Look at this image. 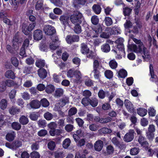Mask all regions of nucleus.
<instances>
[{"mask_svg":"<svg viewBox=\"0 0 158 158\" xmlns=\"http://www.w3.org/2000/svg\"><path fill=\"white\" fill-rule=\"evenodd\" d=\"M132 39L136 44H138V45L134 44H129L128 46V49L136 53H141L143 52L144 54V55L142 56L143 58L145 59L147 57L148 58L149 53L147 48L144 47L143 43L141 42L140 40L134 38H133Z\"/></svg>","mask_w":158,"mask_h":158,"instance_id":"1","label":"nucleus"},{"mask_svg":"<svg viewBox=\"0 0 158 158\" xmlns=\"http://www.w3.org/2000/svg\"><path fill=\"white\" fill-rule=\"evenodd\" d=\"M84 20L82 14L79 11H74V13L70 17L71 22L73 24H80Z\"/></svg>","mask_w":158,"mask_h":158,"instance_id":"2","label":"nucleus"},{"mask_svg":"<svg viewBox=\"0 0 158 158\" xmlns=\"http://www.w3.org/2000/svg\"><path fill=\"white\" fill-rule=\"evenodd\" d=\"M35 26V23L30 24L28 26L23 23L21 26V30L23 33L26 35H29L30 32L34 29Z\"/></svg>","mask_w":158,"mask_h":158,"instance_id":"3","label":"nucleus"},{"mask_svg":"<svg viewBox=\"0 0 158 158\" xmlns=\"http://www.w3.org/2000/svg\"><path fill=\"white\" fill-rule=\"evenodd\" d=\"M43 31L45 34L49 35H52L56 32L55 28L49 25H45L44 27Z\"/></svg>","mask_w":158,"mask_h":158,"instance_id":"4","label":"nucleus"},{"mask_svg":"<svg viewBox=\"0 0 158 158\" xmlns=\"http://www.w3.org/2000/svg\"><path fill=\"white\" fill-rule=\"evenodd\" d=\"M115 28V27H113L112 28L108 27L106 28L104 31L102 32L101 34L100 37L105 39L109 38L113 34L112 30H114Z\"/></svg>","mask_w":158,"mask_h":158,"instance_id":"5","label":"nucleus"},{"mask_svg":"<svg viewBox=\"0 0 158 158\" xmlns=\"http://www.w3.org/2000/svg\"><path fill=\"white\" fill-rule=\"evenodd\" d=\"M134 132L133 130H130L129 132L124 135L123 140L127 142L131 141L134 138Z\"/></svg>","mask_w":158,"mask_h":158,"instance_id":"6","label":"nucleus"},{"mask_svg":"<svg viewBox=\"0 0 158 158\" xmlns=\"http://www.w3.org/2000/svg\"><path fill=\"white\" fill-rule=\"evenodd\" d=\"M59 20L61 23L64 27H66L69 24V17L67 15L64 14L60 16Z\"/></svg>","mask_w":158,"mask_h":158,"instance_id":"7","label":"nucleus"},{"mask_svg":"<svg viewBox=\"0 0 158 158\" xmlns=\"http://www.w3.org/2000/svg\"><path fill=\"white\" fill-rule=\"evenodd\" d=\"M124 104L126 108L131 113H133L135 112L133 104L129 100H125L124 101Z\"/></svg>","mask_w":158,"mask_h":158,"instance_id":"8","label":"nucleus"},{"mask_svg":"<svg viewBox=\"0 0 158 158\" xmlns=\"http://www.w3.org/2000/svg\"><path fill=\"white\" fill-rule=\"evenodd\" d=\"M33 37L35 40H39L43 37L42 31L40 29L35 30L33 32Z\"/></svg>","mask_w":158,"mask_h":158,"instance_id":"9","label":"nucleus"},{"mask_svg":"<svg viewBox=\"0 0 158 158\" xmlns=\"http://www.w3.org/2000/svg\"><path fill=\"white\" fill-rule=\"evenodd\" d=\"M103 146V142L101 140L97 141L94 144V149L97 151L100 152L102 150Z\"/></svg>","mask_w":158,"mask_h":158,"instance_id":"10","label":"nucleus"},{"mask_svg":"<svg viewBox=\"0 0 158 158\" xmlns=\"http://www.w3.org/2000/svg\"><path fill=\"white\" fill-rule=\"evenodd\" d=\"M29 104L31 108L34 109L39 108L40 106V102L36 99L32 100Z\"/></svg>","mask_w":158,"mask_h":158,"instance_id":"11","label":"nucleus"},{"mask_svg":"<svg viewBox=\"0 0 158 158\" xmlns=\"http://www.w3.org/2000/svg\"><path fill=\"white\" fill-rule=\"evenodd\" d=\"M37 72L38 75L41 78L43 79L47 77V73L46 70L44 69L40 68L38 70Z\"/></svg>","mask_w":158,"mask_h":158,"instance_id":"12","label":"nucleus"},{"mask_svg":"<svg viewBox=\"0 0 158 158\" xmlns=\"http://www.w3.org/2000/svg\"><path fill=\"white\" fill-rule=\"evenodd\" d=\"M89 51L87 44L85 43H82L81 45V52L82 54H86Z\"/></svg>","mask_w":158,"mask_h":158,"instance_id":"13","label":"nucleus"},{"mask_svg":"<svg viewBox=\"0 0 158 158\" xmlns=\"http://www.w3.org/2000/svg\"><path fill=\"white\" fill-rule=\"evenodd\" d=\"M16 134L14 131L7 133L6 136V139L9 142L13 141L15 136Z\"/></svg>","mask_w":158,"mask_h":158,"instance_id":"14","label":"nucleus"},{"mask_svg":"<svg viewBox=\"0 0 158 158\" xmlns=\"http://www.w3.org/2000/svg\"><path fill=\"white\" fill-rule=\"evenodd\" d=\"M111 142L114 145L120 149H122L124 147V145L118 141L116 137H113L112 139Z\"/></svg>","mask_w":158,"mask_h":158,"instance_id":"15","label":"nucleus"},{"mask_svg":"<svg viewBox=\"0 0 158 158\" xmlns=\"http://www.w3.org/2000/svg\"><path fill=\"white\" fill-rule=\"evenodd\" d=\"M92 9L94 13L97 15L100 14L101 11V7L98 4H94L92 7Z\"/></svg>","mask_w":158,"mask_h":158,"instance_id":"16","label":"nucleus"},{"mask_svg":"<svg viewBox=\"0 0 158 158\" xmlns=\"http://www.w3.org/2000/svg\"><path fill=\"white\" fill-rule=\"evenodd\" d=\"M101 51L107 53L110 50V47L109 44L107 43L102 45L101 46Z\"/></svg>","mask_w":158,"mask_h":158,"instance_id":"17","label":"nucleus"},{"mask_svg":"<svg viewBox=\"0 0 158 158\" xmlns=\"http://www.w3.org/2000/svg\"><path fill=\"white\" fill-rule=\"evenodd\" d=\"M19 121L23 125L27 124L29 122L28 118L24 115L21 116L19 118Z\"/></svg>","mask_w":158,"mask_h":158,"instance_id":"18","label":"nucleus"},{"mask_svg":"<svg viewBox=\"0 0 158 158\" xmlns=\"http://www.w3.org/2000/svg\"><path fill=\"white\" fill-rule=\"evenodd\" d=\"M53 155L55 158H63L65 156L64 152L58 151L54 152Z\"/></svg>","mask_w":158,"mask_h":158,"instance_id":"19","label":"nucleus"},{"mask_svg":"<svg viewBox=\"0 0 158 158\" xmlns=\"http://www.w3.org/2000/svg\"><path fill=\"white\" fill-rule=\"evenodd\" d=\"M99 133L100 134H110L112 132V130L106 127L101 128L98 131Z\"/></svg>","mask_w":158,"mask_h":158,"instance_id":"20","label":"nucleus"},{"mask_svg":"<svg viewBox=\"0 0 158 158\" xmlns=\"http://www.w3.org/2000/svg\"><path fill=\"white\" fill-rule=\"evenodd\" d=\"M43 6V1L42 0H38L35 6L36 10H41Z\"/></svg>","mask_w":158,"mask_h":158,"instance_id":"21","label":"nucleus"},{"mask_svg":"<svg viewBox=\"0 0 158 158\" xmlns=\"http://www.w3.org/2000/svg\"><path fill=\"white\" fill-rule=\"evenodd\" d=\"M7 106V102L5 99H2L0 102V108L2 110H5Z\"/></svg>","mask_w":158,"mask_h":158,"instance_id":"22","label":"nucleus"},{"mask_svg":"<svg viewBox=\"0 0 158 158\" xmlns=\"http://www.w3.org/2000/svg\"><path fill=\"white\" fill-rule=\"evenodd\" d=\"M71 141L69 138H66L63 142L62 146L64 149H67L70 146Z\"/></svg>","mask_w":158,"mask_h":158,"instance_id":"23","label":"nucleus"},{"mask_svg":"<svg viewBox=\"0 0 158 158\" xmlns=\"http://www.w3.org/2000/svg\"><path fill=\"white\" fill-rule=\"evenodd\" d=\"M5 75L8 78L14 79L15 77L14 72L11 70L7 71L5 73Z\"/></svg>","mask_w":158,"mask_h":158,"instance_id":"24","label":"nucleus"},{"mask_svg":"<svg viewBox=\"0 0 158 158\" xmlns=\"http://www.w3.org/2000/svg\"><path fill=\"white\" fill-rule=\"evenodd\" d=\"M45 65V62L44 60L38 59L36 61L35 65L38 68H41L44 67Z\"/></svg>","mask_w":158,"mask_h":158,"instance_id":"25","label":"nucleus"},{"mask_svg":"<svg viewBox=\"0 0 158 158\" xmlns=\"http://www.w3.org/2000/svg\"><path fill=\"white\" fill-rule=\"evenodd\" d=\"M20 111V109L14 106L12 107L9 110V112L12 115L18 114Z\"/></svg>","mask_w":158,"mask_h":158,"instance_id":"26","label":"nucleus"},{"mask_svg":"<svg viewBox=\"0 0 158 158\" xmlns=\"http://www.w3.org/2000/svg\"><path fill=\"white\" fill-rule=\"evenodd\" d=\"M94 74V78L96 80H100V77H101V74L100 71L98 69H93L92 71Z\"/></svg>","mask_w":158,"mask_h":158,"instance_id":"27","label":"nucleus"},{"mask_svg":"<svg viewBox=\"0 0 158 158\" xmlns=\"http://www.w3.org/2000/svg\"><path fill=\"white\" fill-rule=\"evenodd\" d=\"M86 1V0H74L73 5L74 6L77 7L78 4L84 5Z\"/></svg>","mask_w":158,"mask_h":158,"instance_id":"28","label":"nucleus"},{"mask_svg":"<svg viewBox=\"0 0 158 158\" xmlns=\"http://www.w3.org/2000/svg\"><path fill=\"white\" fill-rule=\"evenodd\" d=\"M54 86L52 85H47L46 87L45 91L48 94H51L55 90Z\"/></svg>","mask_w":158,"mask_h":158,"instance_id":"29","label":"nucleus"},{"mask_svg":"<svg viewBox=\"0 0 158 158\" xmlns=\"http://www.w3.org/2000/svg\"><path fill=\"white\" fill-rule=\"evenodd\" d=\"M11 127L14 129L18 131L21 129V126L19 123L15 122L12 123Z\"/></svg>","mask_w":158,"mask_h":158,"instance_id":"30","label":"nucleus"},{"mask_svg":"<svg viewBox=\"0 0 158 158\" xmlns=\"http://www.w3.org/2000/svg\"><path fill=\"white\" fill-rule=\"evenodd\" d=\"M147 110L145 109L140 108L137 109V113L142 117L144 116L147 114Z\"/></svg>","mask_w":158,"mask_h":158,"instance_id":"31","label":"nucleus"},{"mask_svg":"<svg viewBox=\"0 0 158 158\" xmlns=\"http://www.w3.org/2000/svg\"><path fill=\"white\" fill-rule=\"evenodd\" d=\"M118 75L119 77L122 78H124L127 75V72L124 69H121L118 72Z\"/></svg>","mask_w":158,"mask_h":158,"instance_id":"32","label":"nucleus"},{"mask_svg":"<svg viewBox=\"0 0 158 158\" xmlns=\"http://www.w3.org/2000/svg\"><path fill=\"white\" fill-rule=\"evenodd\" d=\"M77 112V110L75 107L70 108L68 111V116H71L75 114Z\"/></svg>","mask_w":158,"mask_h":158,"instance_id":"33","label":"nucleus"},{"mask_svg":"<svg viewBox=\"0 0 158 158\" xmlns=\"http://www.w3.org/2000/svg\"><path fill=\"white\" fill-rule=\"evenodd\" d=\"M132 9L128 7L123 8V13L125 16H129L131 14Z\"/></svg>","mask_w":158,"mask_h":158,"instance_id":"34","label":"nucleus"},{"mask_svg":"<svg viewBox=\"0 0 158 158\" xmlns=\"http://www.w3.org/2000/svg\"><path fill=\"white\" fill-rule=\"evenodd\" d=\"M40 105L44 107H48L49 105V103L48 100L45 98H44L42 99L40 102Z\"/></svg>","mask_w":158,"mask_h":158,"instance_id":"35","label":"nucleus"},{"mask_svg":"<svg viewBox=\"0 0 158 158\" xmlns=\"http://www.w3.org/2000/svg\"><path fill=\"white\" fill-rule=\"evenodd\" d=\"M90 104L93 107L96 106L98 103V100L97 98H92L90 99Z\"/></svg>","mask_w":158,"mask_h":158,"instance_id":"36","label":"nucleus"},{"mask_svg":"<svg viewBox=\"0 0 158 158\" xmlns=\"http://www.w3.org/2000/svg\"><path fill=\"white\" fill-rule=\"evenodd\" d=\"M90 99L88 97L83 98L81 101V103L85 106H88L90 104Z\"/></svg>","mask_w":158,"mask_h":158,"instance_id":"37","label":"nucleus"},{"mask_svg":"<svg viewBox=\"0 0 158 158\" xmlns=\"http://www.w3.org/2000/svg\"><path fill=\"white\" fill-rule=\"evenodd\" d=\"M76 71L74 69H69L67 72V77L70 78L74 77Z\"/></svg>","mask_w":158,"mask_h":158,"instance_id":"38","label":"nucleus"},{"mask_svg":"<svg viewBox=\"0 0 158 158\" xmlns=\"http://www.w3.org/2000/svg\"><path fill=\"white\" fill-rule=\"evenodd\" d=\"M63 94V89H61L59 88L56 90L54 96L56 97H59L62 95Z\"/></svg>","mask_w":158,"mask_h":158,"instance_id":"39","label":"nucleus"},{"mask_svg":"<svg viewBox=\"0 0 158 158\" xmlns=\"http://www.w3.org/2000/svg\"><path fill=\"white\" fill-rule=\"evenodd\" d=\"M6 116L2 114H0V127L6 125V121L4 120Z\"/></svg>","mask_w":158,"mask_h":158,"instance_id":"40","label":"nucleus"},{"mask_svg":"<svg viewBox=\"0 0 158 158\" xmlns=\"http://www.w3.org/2000/svg\"><path fill=\"white\" fill-rule=\"evenodd\" d=\"M38 114L35 112L31 113L29 116L30 118L33 121L36 120L38 119Z\"/></svg>","mask_w":158,"mask_h":158,"instance_id":"41","label":"nucleus"},{"mask_svg":"<svg viewBox=\"0 0 158 158\" xmlns=\"http://www.w3.org/2000/svg\"><path fill=\"white\" fill-rule=\"evenodd\" d=\"M48 147L50 150H54L56 147L55 142L52 141L49 142L48 144Z\"/></svg>","mask_w":158,"mask_h":158,"instance_id":"42","label":"nucleus"},{"mask_svg":"<svg viewBox=\"0 0 158 158\" xmlns=\"http://www.w3.org/2000/svg\"><path fill=\"white\" fill-rule=\"evenodd\" d=\"M92 23L94 25H97L99 22V19L96 15L93 16L91 18Z\"/></svg>","mask_w":158,"mask_h":158,"instance_id":"43","label":"nucleus"},{"mask_svg":"<svg viewBox=\"0 0 158 158\" xmlns=\"http://www.w3.org/2000/svg\"><path fill=\"white\" fill-rule=\"evenodd\" d=\"M11 61L12 64L15 66L17 67L19 65V61L16 57L13 56L11 58Z\"/></svg>","mask_w":158,"mask_h":158,"instance_id":"44","label":"nucleus"},{"mask_svg":"<svg viewBox=\"0 0 158 158\" xmlns=\"http://www.w3.org/2000/svg\"><path fill=\"white\" fill-rule=\"evenodd\" d=\"M105 77L108 79H110L113 76V73L110 70H106L105 72L104 73Z\"/></svg>","mask_w":158,"mask_h":158,"instance_id":"45","label":"nucleus"},{"mask_svg":"<svg viewBox=\"0 0 158 158\" xmlns=\"http://www.w3.org/2000/svg\"><path fill=\"white\" fill-rule=\"evenodd\" d=\"M13 143L14 150L20 147L22 144L21 142L19 140H15Z\"/></svg>","mask_w":158,"mask_h":158,"instance_id":"46","label":"nucleus"},{"mask_svg":"<svg viewBox=\"0 0 158 158\" xmlns=\"http://www.w3.org/2000/svg\"><path fill=\"white\" fill-rule=\"evenodd\" d=\"M104 22L106 26H108L111 25L113 23L112 19L108 17H105Z\"/></svg>","mask_w":158,"mask_h":158,"instance_id":"47","label":"nucleus"},{"mask_svg":"<svg viewBox=\"0 0 158 158\" xmlns=\"http://www.w3.org/2000/svg\"><path fill=\"white\" fill-rule=\"evenodd\" d=\"M95 31V33H97L98 35L102 31V28L100 24H98L93 28Z\"/></svg>","mask_w":158,"mask_h":158,"instance_id":"48","label":"nucleus"},{"mask_svg":"<svg viewBox=\"0 0 158 158\" xmlns=\"http://www.w3.org/2000/svg\"><path fill=\"white\" fill-rule=\"evenodd\" d=\"M31 158H40V155L39 153L36 151H34L30 154Z\"/></svg>","mask_w":158,"mask_h":158,"instance_id":"49","label":"nucleus"},{"mask_svg":"<svg viewBox=\"0 0 158 158\" xmlns=\"http://www.w3.org/2000/svg\"><path fill=\"white\" fill-rule=\"evenodd\" d=\"M80 24H75V26L74 28V31L76 34L80 33L81 32V27Z\"/></svg>","mask_w":158,"mask_h":158,"instance_id":"50","label":"nucleus"},{"mask_svg":"<svg viewBox=\"0 0 158 158\" xmlns=\"http://www.w3.org/2000/svg\"><path fill=\"white\" fill-rule=\"evenodd\" d=\"M44 117L48 120H51L53 118V115L48 112H47L44 114Z\"/></svg>","mask_w":158,"mask_h":158,"instance_id":"51","label":"nucleus"},{"mask_svg":"<svg viewBox=\"0 0 158 158\" xmlns=\"http://www.w3.org/2000/svg\"><path fill=\"white\" fill-rule=\"evenodd\" d=\"M38 124L39 127L44 128L46 127L47 123L45 120L40 119L38 122Z\"/></svg>","mask_w":158,"mask_h":158,"instance_id":"52","label":"nucleus"},{"mask_svg":"<svg viewBox=\"0 0 158 158\" xmlns=\"http://www.w3.org/2000/svg\"><path fill=\"white\" fill-rule=\"evenodd\" d=\"M74 128V126L71 124H67L64 127L65 130L68 132H71L73 130Z\"/></svg>","mask_w":158,"mask_h":158,"instance_id":"53","label":"nucleus"},{"mask_svg":"<svg viewBox=\"0 0 158 158\" xmlns=\"http://www.w3.org/2000/svg\"><path fill=\"white\" fill-rule=\"evenodd\" d=\"M109 65L111 68L115 69L117 67V63L114 60H112L110 61Z\"/></svg>","mask_w":158,"mask_h":158,"instance_id":"54","label":"nucleus"},{"mask_svg":"<svg viewBox=\"0 0 158 158\" xmlns=\"http://www.w3.org/2000/svg\"><path fill=\"white\" fill-rule=\"evenodd\" d=\"M107 153L109 154H111L113 153L114 148L111 145L108 146L106 148Z\"/></svg>","mask_w":158,"mask_h":158,"instance_id":"55","label":"nucleus"},{"mask_svg":"<svg viewBox=\"0 0 158 158\" xmlns=\"http://www.w3.org/2000/svg\"><path fill=\"white\" fill-rule=\"evenodd\" d=\"M139 149L138 148H134L131 149L130 154L132 155H137L139 152Z\"/></svg>","mask_w":158,"mask_h":158,"instance_id":"56","label":"nucleus"},{"mask_svg":"<svg viewBox=\"0 0 158 158\" xmlns=\"http://www.w3.org/2000/svg\"><path fill=\"white\" fill-rule=\"evenodd\" d=\"M93 68V69H98L100 66V64L98 61L95 59L94 60Z\"/></svg>","mask_w":158,"mask_h":158,"instance_id":"57","label":"nucleus"},{"mask_svg":"<svg viewBox=\"0 0 158 158\" xmlns=\"http://www.w3.org/2000/svg\"><path fill=\"white\" fill-rule=\"evenodd\" d=\"M124 25L125 28L128 29L132 27L133 24L130 20H127Z\"/></svg>","mask_w":158,"mask_h":158,"instance_id":"58","label":"nucleus"},{"mask_svg":"<svg viewBox=\"0 0 158 158\" xmlns=\"http://www.w3.org/2000/svg\"><path fill=\"white\" fill-rule=\"evenodd\" d=\"M112 120V118L110 117H108L105 118H101L100 123H108Z\"/></svg>","mask_w":158,"mask_h":158,"instance_id":"59","label":"nucleus"},{"mask_svg":"<svg viewBox=\"0 0 158 158\" xmlns=\"http://www.w3.org/2000/svg\"><path fill=\"white\" fill-rule=\"evenodd\" d=\"M140 123L142 126L145 127L148 124V122L147 118H143L141 120Z\"/></svg>","mask_w":158,"mask_h":158,"instance_id":"60","label":"nucleus"},{"mask_svg":"<svg viewBox=\"0 0 158 158\" xmlns=\"http://www.w3.org/2000/svg\"><path fill=\"white\" fill-rule=\"evenodd\" d=\"M106 93L102 89L100 90L98 92V97L101 99H103L105 96Z\"/></svg>","mask_w":158,"mask_h":158,"instance_id":"61","label":"nucleus"},{"mask_svg":"<svg viewBox=\"0 0 158 158\" xmlns=\"http://www.w3.org/2000/svg\"><path fill=\"white\" fill-rule=\"evenodd\" d=\"M47 131L45 129H42L38 132V135L40 136H44L47 134Z\"/></svg>","mask_w":158,"mask_h":158,"instance_id":"62","label":"nucleus"},{"mask_svg":"<svg viewBox=\"0 0 158 158\" xmlns=\"http://www.w3.org/2000/svg\"><path fill=\"white\" fill-rule=\"evenodd\" d=\"M148 113L150 116H154L156 115V110L153 108L150 107L148 110Z\"/></svg>","mask_w":158,"mask_h":158,"instance_id":"63","label":"nucleus"},{"mask_svg":"<svg viewBox=\"0 0 158 158\" xmlns=\"http://www.w3.org/2000/svg\"><path fill=\"white\" fill-rule=\"evenodd\" d=\"M86 54H87V57L90 59H93L94 60L95 59L94 53L92 51H89Z\"/></svg>","mask_w":158,"mask_h":158,"instance_id":"64","label":"nucleus"}]
</instances>
